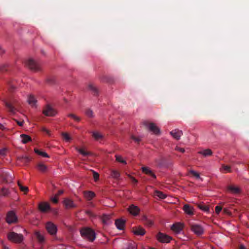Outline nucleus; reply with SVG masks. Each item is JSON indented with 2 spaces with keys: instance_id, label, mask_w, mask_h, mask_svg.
I'll list each match as a JSON object with an SVG mask.
<instances>
[{
  "instance_id": "1",
  "label": "nucleus",
  "mask_w": 249,
  "mask_h": 249,
  "mask_svg": "<svg viewBox=\"0 0 249 249\" xmlns=\"http://www.w3.org/2000/svg\"><path fill=\"white\" fill-rule=\"evenodd\" d=\"M6 110L11 115H14L18 111L21 107V103L15 95H12L7 98L1 99Z\"/></svg>"
},
{
  "instance_id": "2",
  "label": "nucleus",
  "mask_w": 249,
  "mask_h": 249,
  "mask_svg": "<svg viewBox=\"0 0 249 249\" xmlns=\"http://www.w3.org/2000/svg\"><path fill=\"white\" fill-rule=\"evenodd\" d=\"M80 232L82 237L90 242H93L95 239V231L90 228L84 227L80 230Z\"/></svg>"
},
{
  "instance_id": "3",
  "label": "nucleus",
  "mask_w": 249,
  "mask_h": 249,
  "mask_svg": "<svg viewBox=\"0 0 249 249\" xmlns=\"http://www.w3.org/2000/svg\"><path fill=\"white\" fill-rule=\"evenodd\" d=\"M7 238L12 242L19 244L23 241L24 237L22 234L11 231L7 234Z\"/></svg>"
},
{
  "instance_id": "4",
  "label": "nucleus",
  "mask_w": 249,
  "mask_h": 249,
  "mask_svg": "<svg viewBox=\"0 0 249 249\" xmlns=\"http://www.w3.org/2000/svg\"><path fill=\"white\" fill-rule=\"evenodd\" d=\"M25 65L31 70L37 71L40 70L39 64L32 58H30L25 62Z\"/></svg>"
},
{
  "instance_id": "5",
  "label": "nucleus",
  "mask_w": 249,
  "mask_h": 249,
  "mask_svg": "<svg viewBox=\"0 0 249 249\" xmlns=\"http://www.w3.org/2000/svg\"><path fill=\"white\" fill-rule=\"evenodd\" d=\"M45 227L46 230L51 235H54L56 233L57 231V227L53 222H47Z\"/></svg>"
},
{
  "instance_id": "6",
  "label": "nucleus",
  "mask_w": 249,
  "mask_h": 249,
  "mask_svg": "<svg viewBox=\"0 0 249 249\" xmlns=\"http://www.w3.org/2000/svg\"><path fill=\"white\" fill-rule=\"evenodd\" d=\"M43 113L46 116H54L57 112L49 105H46L43 110Z\"/></svg>"
},
{
  "instance_id": "7",
  "label": "nucleus",
  "mask_w": 249,
  "mask_h": 249,
  "mask_svg": "<svg viewBox=\"0 0 249 249\" xmlns=\"http://www.w3.org/2000/svg\"><path fill=\"white\" fill-rule=\"evenodd\" d=\"M157 240L161 243H169L172 238L167 234L159 232L156 235Z\"/></svg>"
},
{
  "instance_id": "8",
  "label": "nucleus",
  "mask_w": 249,
  "mask_h": 249,
  "mask_svg": "<svg viewBox=\"0 0 249 249\" xmlns=\"http://www.w3.org/2000/svg\"><path fill=\"white\" fill-rule=\"evenodd\" d=\"M6 220L8 223L11 224L16 222L18 220V218L14 212L10 211L7 213Z\"/></svg>"
},
{
  "instance_id": "9",
  "label": "nucleus",
  "mask_w": 249,
  "mask_h": 249,
  "mask_svg": "<svg viewBox=\"0 0 249 249\" xmlns=\"http://www.w3.org/2000/svg\"><path fill=\"white\" fill-rule=\"evenodd\" d=\"M191 230L198 235H201L204 232V229L202 227L197 224H193L191 226Z\"/></svg>"
},
{
  "instance_id": "10",
  "label": "nucleus",
  "mask_w": 249,
  "mask_h": 249,
  "mask_svg": "<svg viewBox=\"0 0 249 249\" xmlns=\"http://www.w3.org/2000/svg\"><path fill=\"white\" fill-rule=\"evenodd\" d=\"M144 125L154 134H159L160 133V129L154 123L145 122Z\"/></svg>"
},
{
  "instance_id": "11",
  "label": "nucleus",
  "mask_w": 249,
  "mask_h": 249,
  "mask_svg": "<svg viewBox=\"0 0 249 249\" xmlns=\"http://www.w3.org/2000/svg\"><path fill=\"white\" fill-rule=\"evenodd\" d=\"M38 209L40 212L45 213L50 209V206L47 202H41L38 204Z\"/></svg>"
},
{
  "instance_id": "12",
  "label": "nucleus",
  "mask_w": 249,
  "mask_h": 249,
  "mask_svg": "<svg viewBox=\"0 0 249 249\" xmlns=\"http://www.w3.org/2000/svg\"><path fill=\"white\" fill-rule=\"evenodd\" d=\"M129 213L134 216H136L139 214L140 210L138 206H135L134 205H131L128 208Z\"/></svg>"
},
{
  "instance_id": "13",
  "label": "nucleus",
  "mask_w": 249,
  "mask_h": 249,
  "mask_svg": "<svg viewBox=\"0 0 249 249\" xmlns=\"http://www.w3.org/2000/svg\"><path fill=\"white\" fill-rule=\"evenodd\" d=\"M170 133L175 139L177 140H179L180 137L183 135L182 131L178 129L172 130L170 132Z\"/></svg>"
},
{
  "instance_id": "14",
  "label": "nucleus",
  "mask_w": 249,
  "mask_h": 249,
  "mask_svg": "<svg viewBox=\"0 0 249 249\" xmlns=\"http://www.w3.org/2000/svg\"><path fill=\"white\" fill-rule=\"evenodd\" d=\"M133 232L135 235L142 236L145 234V231L142 227H138L133 228Z\"/></svg>"
},
{
  "instance_id": "15",
  "label": "nucleus",
  "mask_w": 249,
  "mask_h": 249,
  "mask_svg": "<svg viewBox=\"0 0 249 249\" xmlns=\"http://www.w3.org/2000/svg\"><path fill=\"white\" fill-rule=\"evenodd\" d=\"M182 209L186 214L189 215H192L194 214V209L190 205L188 204H185Z\"/></svg>"
},
{
  "instance_id": "16",
  "label": "nucleus",
  "mask_w": 249,
  "mask_h": 249,
  "mask_svg": "<svg viewBox=\"0 0 249 249\" xmlns=\"http://www.w3.org/2000/svg\"><path fill=\"white\" fill-rule=\"evenodd\" d=\"M227 190L231 193L234 194H238L241 192V190L239 187L232 185H229L227 187Z\"/></svg>"
},
{
  "instance_id": "17",
  "label": "nucleus",
  "mask_w": 249,
  "mask_h": 249,
  "mask_svg": "<svg viewBox=\"0 0 249 249\" xmlns=\"http://www.w3.org/2000/svg\"><path fill=\"white\" fill-rule=\"evenodd\" d=\"M125 223V220L122 219H118L115 220V224L117 229L122 230L124 228Z\"/></svg>"
},
{
  "instance_id": "18",
  "label": "nucleus",
  "mask_w": 249,
  "mask_h": 249,
  "mask_svg": "<svg viewBox=\"0 0 249 249\" xmlns=\"http://www.w3.org/2000/svg\"><path fill=\"white\" fill-rule=\"evenodd\" d=\"M182 225L180 223H175L171 227L172 230L177 233H179L182 230Z\"/></svg>"
},
{
  "instance_id": "19",
  "label": "nucleus",
  "mask_w": 249,
  "mask_h": 249,
  "mask_svg": "<svg viewBox=\"0 0 249 249\" xmlns=\"http://www.w3.org/2000/svg\"><path fill=\"white\" fill-rule=\"evenodd\" d=\"M95 194L91 191H85L84 192V196L88 200H91L94 196Z\"/></svg>"
},
{
  "instance_id": "20",
  "label": "nucleus",
  "mask_w": 249,
  "mask_h": 249,
  "mask_svg": "<svg viewBox=\"0 0 249 249\" xmlns=\"http://www.w3.org/2000/svg\"><path fill=\"white\" fill-rule=\"evenodd\" d=\"M198 154L202 155L204 157H209L213 154V152L210 149H206L200 151L198 152Z\"/></svg>"
},
{
  "instance_id": "21",
  "label": "nucleus",
  "mask_w": 249,
  "mask_h": 249,
  "mask_svg": "<svg viewBox=\"0 0 249 249\" xmlns=\"http://www.w3.org/2000/svg\"><path fill=\"white\" fill-rule=\"evenodd\" d=\"M142 171L144 173L151 176L154 178H156V175L148 167H142Z\"/></svg>"
},
{
  "instance_id": "22",
  "label": "nucleus",
  "mask_w": 249,
  "mask_h": 249,
  "mask_svg": "<svg viewBox=\"0 0 249 249\" xmlns=\"http://www.w3.org/2000/svg\"><path fill=\"white\" fill-rule=\"evenodd\" d=\"M64 204L67 208H71L74 207L73 202L69 198H66L64 200Z\"/></svg>"
},
{
  "instance_id": "23",
  "label": "nucleus",
  "mask_w": 249,
  "mask_h": 249,
  "mask_svg": "<svg viewBox=\"0 0 249 249\" xmlns=\"http://www.w3.org/2000/svg\"><path fill=\"white\" fill-rule=\"evenodd\" d=\"M36 102L37 100L33 95H30L29 96L28 102L31 106L32 107L36 106Z\"/></svg>"
},
{
  "instance_id": "24",
  "label": "nucleus",
  "mask_w": 249,
  "mask_h": 249,
  "mask_svg": "<svg viewBox=\"0 0 249 249\" xmlns=\"http://www.w3.org/2000/svg\"><path fill=\"white\" fill-rule=\"evenodd\" d=\"M35 235L39 243L41 244L44 242V237L39 231H36L35 232Z\"/></svg>"
},
{
  "instance_id": "25",
  "label": "nucleus",
  "mask_w": 249,
  "mask_h": 249,
  "mask_svg": "<svg viewBox=\"0 0 249 249\" xmlns=\"http://www.w3.org/2000/svg\"><path fill=\"white\" fill-rule=\"evenodd\" d=\"M18 159L19 161H21L25 164H28L31 160V159L29 157L27 156L19 157H18Z\"/></svg>"
},
{
  "instance_id": "26",
  "label": "nucleus",
  "mask_w": 249,
  "mask_h": 249,
  "mask_svg": "<svg viewBox=\"0 0 249 249\" xmlns=\"http://www.w3.org/2000/svg\"><path fill=\"white\" fill-rule=\"evenodd\" d=\"M142 220L143 221L144 224L148 227H151L153 224L152 220L148 219L146 216H143Z\"/></svg>"
},
{
  "instance_id": "27",
  "label": "nucleus",
  "mask_w": 249,
  "mask_h": 249,
  "mask_svg": "<svg viewBox=\"0 0 249 249\" xmlns=\"http://www.w3.org/2000/svg\"><path fill=\"white\" fill-rule=\"evenodd\" d=\"M88 89L94 95H98V90L93 85L89 84L88 86Z\"/></svg>"
},
{
  "instance_id": "28",
  "label": "nucleus",
  "mask_w": 249,
  "mask_h": 249,
  "mask_svg": "<svg viewBox=\"0 0 249 249\" xmlns=\"http://www.w3.org/2000/svg\"><path fill=\"white\" fill-rule=\"evenodd\" d=\"M20 137L22 138V142L23 143H26L31 141V137L26 134H21Z\"/></svg>"
},
{
  "instance_id": "29",
  "label": "nucleus",
  "mask_w": 249,
  "mask_h": 249,
  "mask_svg": "<svg viewBox=\"0 0 249 249\" xmlns=\"http://www.w3.org/2000/svg\"><path fill=\"white\" fill-rule=\"evenodd\" d=\"M92 137L96 140H99L103 138V135L98 132L94 131L92 132Z\"/></svg>"
},
{
  "instance_id": "30",
  "label": "nucleus",
  "mask_w": 249,
  "mask_h": 249,
  "mask_svg": "<svg viewBox=\"0 0 249 249\" xmlns=\"http://www.w3.org/2000/svg\"><path fill=\"white\" fill-rule=\"evenodd\" d=\"M9 194V191L8 189L2 188L0 189V196H7Z\"/></svg>"
},
{
  "instance_id": "31",
  "label": "nucleus",
  "mask_w": 249,
  "mask_h": 249,
  "mask_svg": "<svg viewBox=\"0 0 249 249\" xmlns=\"http://www.w3.org/2000/svg\"><path fill=\"white\" fill-rule=\"evenodd\" d=\"M37 168L39 171L42 172H46L47 169V166L43 163H39L37 165Z\"/></svg>"
},
{
  "instance_id": "32",
  "label": "nucleus",
  "mask_w": 249,
  "mask_h": 249,
  "mask_svg": "<svg viewBox=\"0 0 249 249\" xmlns=\"http://www.w3.org/2000/svg\"><path fill=\"white\" fill-rule=\"evenodd\" d=\"M34 151H35V152L36 154H38V155H39L40 156H42L43 157H45V158H48L49 157L48 155L46 153H45L44 152L41 151L39 150H38L37 149H36V148L35 149Z\"/></svg>"
},
{
  "instance_id": "33",
  "label": "nucleus",
  "mask_w": 249,
  "mask_h": 249,
  "mask_svg": "<svg viewBox=\"0 0 249 249\" xmlns=\"http://www.w3.org/2000/svg\"><path fill=\"white\" fill-rule=\"evenodd\" d=\"M111 176L112 178H113L115 179H118L120 176V173L117 171L112 170L111 171Z\"/></svg>"
},
{
  "instance_id": "34",
  "label": "nucleus",
  "mask_w": 249,
  "mask_h": 249,
  "mask_svg": "<svg viewBox=\"0 0 249 249\" xmlns=\"http://www.w3.org/2000/svg\"><path fill=\"white\" fill-rule=\"evenodd\" d=\"M155 195L160 199H164L166 197L165 194H164L162 192L159 191H155Z\"/></svg>"
},
{
  "instance_id": "35",
  "label": "nucleus",
  "mask_w": 249,
  "mask_h": 249,
  "mask_svg": "<svg viewBox=\"0 0 249 249\" xmlns=\"http://www.w3.org/2000/svg\"><path fill=\"white\" fill-rule=\"evenodd\" d=\"M76 150L84 156H87L90 154V152L84 151L82 148H76Z\"/></svg>"
},
{
  "instance_id": "36",
  "label": "nucleus",
  "mask_w": 249,
  "mask_h": 249,
  "mask_svg": "<svg viewBox=\"0 0 249 249\" xmlns=\"http://www.w3.org/2000/svg\"><path fill=\"white\" fill-rule=\"evenodd\" d=\"M221 171L224 173L231 172V167L228 165H222Z\"/></svg>"
},
{
  "instance_id": "37",
  "label": "nucleus",
  "mask_w": 249,
  "mask_h": 249,
  "mask_svg": "<svg viewBox=\"0 0 249 249\" xmlns=\"http://www.w3.org/2000/svg\"><path fill=\"white\" fill-rule=\"evenodd\" d=\"M115 158L116 161H117L118 162H121L124 164H126V161L123 160L121 156L119 155H116Z\"/></svg>"
},
{
  "instance_id": "38",
  "label": "nucleus",
  "mask_w": 249,
  "mask_h": 249,
  "mask_svg": "<svg viewBox=\"0 0 249 249\" xmlns=\"http://www.w3.org/2000/svg\"><path fill=\"white\" fill-rule=\"evenodd\" d=\"M46 81L50 84H53L55 81V77L54 76H50L47 79Z\"/></svg>"
},
{
  "instance_id": "39",
  "label": "nucleus",
  "mask_w": 249,
  "mask_h": 249,
  "mask_svg": "<svg viewBox=\"0 0 249 249\" xmlns=\"http://www.w3.org/2000/svg\"><path fill=\"white\" fill-rule=\"evenodd\" d=\"M62 136L64 139H65L67 141H70L71 140V138L69 136V135L66 132H63L62 133Z\"/></svg>"
},
{
  "instance_id": "40",
  "label": "nucleus",
  "mask_w": 249,
  "mask_h": 249,
  "mask_svg": "<svg viewBox=\"0 0 249 249\" xmlns=\"http://www.w3.org/2000/svg\"><path fill=\"white\" fill-rule=\"evenodd\" d=\"M86 115L89 117H92L93 116V112L90 109H87L85 111Z\"/></svg>"
},
{
  "instance_id": "41",
  "label": "nucleus",
  "mask_w": 249,
  "mask_h": 249,
  "mask_svg": "<svg viewBox=\"0 0 249 249\" xmlns=\"http://www.w3.org/2000/svg\"><path fill=\"white\" fill-rule=\"evenodd\" d=\"M110 218V216L108 215H104L102 217V221L104 224H107L108 221Z\"/></svg>"
},
{
  "instance_id": "42",
  "label": "nucleus",
  "mask_w": 249,
  "mask_h": 249,
  "mask_svg": "<svg viewBox=\"0 0 249 249\" xmlns=\"http://www.w3.org/2000/svg\"><path fill=\"white\" fill-rule=\"evenodd\" d=\"M7 64H1L0 65V71L3 72L7 70Z\"/></svg>"
},
{
  "instance_id": "43",
  "label": "nucleus",
  "mask_w": 249,
  "mask_h": 249,
  "mask_svg": "<svg viewBox=\"0 0 249 249\" xmlns=\"http://www.w3.org/2000/svg\"><path fill=\"white\" fill-rule=\"evenodd\" d=\"M68 117H70L72 118L73 119H74L75 121H76L77 122H79L80 120V118L76 116V115H75L73 114H69L68 115Z\"/></svg>"
},
{
  "instance_id": "44",
  "label": "nucleus",
  "mask_w": 249,
  "mask_h": 249,
  "mask_svg": "<svg viewBox=\"0 0 249 249\" xmlns=\"http://www.w3.org/2000/svg\"><path fill=\"white\" fill-rule=\"evenodd\" d=\"M128 177L129 178L131 179L132 183L134 184V185L137 184L138 183V180L136 179L135 178H134L133 177L130 175H128Z\"/></svg>"
},
{
  "instance_id": "45",
  "label": "nucleus",
  "mask_w": 249,
  "mask_h": 249,
  "mask_svg": "<svg viewBox=\"0 0 249 249\" xmlns=\"http://www.w3.org/2000/svg\"><path fill=\"white\" fill-rule=\"evenodd\" d=\"M199 208L205 212L209 211V208L208 206L204 205H199Z\"/></svg>"
},
{
  "instance_id": "46",
  "label": "nucleus",
  "mask_w": 249,
  "mask_h": 249,
  "mask_svg": "<svg viewBox=\"0 0 249 249\" xmlns=\"http://www.w3.org/2000/svg\"><path fill=\"white\" fill-rule=\"evenodd\" d=\"M190 173L197 178H200L199 174L194 170L190 171Z\"/></svg>"
},
{
  "instance_id": "47",
  "label": "nucleus",
  "mask_w": 249,
  "mask_h": 249,
  "mask_svg": "<svg viewBox=\"0 0 249 249\" xmlns=\"http://www.w3.org/2000/svg\"><path fill=\"white\" fill-rule=\"evenodd\" d=\"M93 178H94L95 181H97L99 178V174L95 171H93Z\"/></svg>"
},
{
  "instance_id": "48",
  "label": "nucleus",
  "mask_w": 249,
  "mask_h": 249,
  "mask_svg": "<svg viewBox=\"0 0 249 249\" xmlns=\"http://www.w3.org/2000/svg\"><path fill=\"white\" fill-rule=\"evenodd\" d=\"M8 85L10 90H12L16 88V86L14 85V84L13 83H11V82H9L8 83Z\"/></svg>"
},
{
  "instance_id": "49",
  "label": "nucleus",
  "mask_w": 249,
  "mask_h": 249,
  "mask_svg": "<svg viewBox=\"0 0 249 249\" xmlns=\"http://www.w3.org/2000/svg\"><path fill=\"white\" fill-rule=\"evenodd\" d=\"M131 139L133 140L135 142L137 143H139L141 141V139L139 137H136L135 136L132 135L131 137Z\"/></svg>"
},
{
  "instance_id": "50",
  "label": "nucleus",
  "mask_w": 249,
  "mask_h": 249,
  "mask_svg": "<svg viewBox=\"0 0 249 249\" xmlns=\"http://www.w3.org/2000/svg\"><path fill=\"white\" fill-rule=\"evenodd\" d=\"M51 200L53 203L55 204H57L58 202L57 196H55L53 197H51Z\"/></svg>"
},
{
  "instance_id": "51",
  "label": "nucleus",
  "mask_w": 249,
  "mask_h": 249,
  "mask_svg": "<svg viewBox=\"0 0 249 249\" xmlns=\"http://www.w3.org/2000/svg\"><path fill=\"white\" fill-rule=\"evenodd\" d=\"M222 210V208L220 206H216L215 208V211L216 213H219Z\"/></svg>"
},
{
  "instance_id": "52",
  "label": "nucleus",
  "mask_w": 249,
  "mask_h": 249,
  "mask_svg": "<svg viewBox=\"0 0 249 249\" xmlns=\"http://www.w3.org/2000/svg\"><path fill=\"white\" fill-rule=\"evenodd\" d=\"M20 190L21 191L24 192L25 193H27L28 192L29 190H28V188L27 187L23 186V187H21Z\"/></svg>"
},
{
  "instance_id": "53",
  "label": "nucleus",
  "mask_w": 249,
  "mask_h": 249,
  "mask_svg": "<svg viewBox=\"0 0 249 249\" xmlns=\"http://www.w3.org/2000/svg\"><path fill=\"white\" fill-rule=\"evenodd\" d=\"M175 149L177 151H178L181 152V153H184L185 151V150L184 148H181V147H179L178 146H176Z\"/></svg>"
},
{
  "instance_id": "54",
  "label": "nucleus",
  "mask_w": 249,
  "mask_h": 249,
  "mask_svg": "<svg viewBox=\"0 0 249 249\" xmlns=\"http://www.w3.org/2000/svg\"><path fill=\"white\" fill-rule=\"evenodd\" d=\"M127 249H136V246L135 243L130 244L128 246Z\"/></svg>"
},
{
  "instance_id": "55",
  "label": "nucleus",
  "mask_w": 249,
  "mask_h": 249,
  "mask_svg": "<svg viewBox=\"0 0 249 249\" xmlns=\"http://www.w3.org/2000/svg\"><path fill=\"white\" fill-rule=\"evenodd\" d=\"M42 131L46 133L47 135H50V131L45 127L42 128Z\"/></svg>"
},
{
  "instance_id": "56",
  "label": "nucleus",
  "mask_w": 249,
  "mask_h": 249,
  "mask_svg": "<svg viewBox=\"0 0 249 249\" xmlns=\"http://www.w3.org/2000/svg\"><path fill=\"white\" fill-rule=\"evenodd\" d=\"M6 127L2 124L0 123V130L3 131L6 130Z\"/></svg>"
},
{
  "instance_id": "57",
  "label": "nucleus",
  "mask_w": 249,
  "mask_h": 249,
  "mask_svg": "<svg viewBox=\"0 0 249 249\" xmlns=\"http://www.w3.org/2000/svg\"><path fill=\"white\" fill-rule=\"evenodd\" d=\"M5 149H1L0 150V154L1 155H3L5 154Z\"/></svg>"
},
{
  "instance_id": "58",
  "label": "nucleus",
  "mask_w": 249,
  "mask_h": 249,
  "mask_svg": "<svg viewBox=\"0 0 249 249\" xmlns=\"http://www.w3.org/2000/svg\"><path fill=\"white\" fill-rule=\"evenodd\" d=\"M16 122H17L19 126H22L23 124V123H24L23 121L20 122V121L16 120Z\"/></svg>"
},
{
  "instance_id": "59",
  "label": "nucleus",
  "mask_w": 249,
  "mask_h": 249,
  "mask_svg": "<svg viewBox=\"0 0 249 249\" xmlns=\"http://www.w3.org/2000/svg\"><path fill=\"white\" fill-rule=\"evenodd\" d=\"M63 193V190H59L57 194H56L55 196H56L57 197L59 196L60 195H62Z\"/></svg>"
},
{
  "instance_id": "60",
  "label": "nucleus",
  "mask_w": 249,
  "mask_h": 249,
  "mask_svg": "<svg viewBox=\"0 0 249 249\" xmlns=\"http://www.w3.org/2000/svg\"><path fill=\"white\" fill-rule=\"evenodd\" d=\"M12 179V178L11 177H10V178H7V179H6V178H3L4 180L6 182H8L9 181H10Z\"/></svg>"
},
{
  "instance_id": "61",
  "label": "nucleus",
  "mask_w": 249,
  "mask_h": 249,
  "mask_svg": "<svg viewBox=\"0 0 249 249\" xmlns=\"http://www.w3.org/2000/svg\"><path fill=\"white\" fill-rule=\"evenodd\" d=\"M2 246L3 249H9V248L6 246L3 242H2Z\"/></svg>"
},
{
  "instance_id": "62",
  "label": "nucleus",
  "mask_w": 249,
  "mask_h": 249,
  "mask_svg": "<svg viewBox=\"0 0 249 249\" xmlns=\"http://www.w3.org/2000/svg\"><path fill=\"white\" fill-rule=\"evenodd\" d=\"M4 53V50L2 48V47L0 46V54L3 53Z\"/></svg>"
},
{
  "instance_id": "63",
  "label": "nucleus",
  "mask_w": 249,
  "mask_h": 249,
  "mask_svg": "<svg viewBox=\"0 0 249 249\" xmlns=\"http://www.w3.org/2000/svg\"><path fill=\"white\" fill-rule=\"evenodd\" d=\"M86 213H87L88 214H89V215H90V216L92 215V213H91V212L90 211H87L86 212Z\"/></svg>"
},
{
  "instance_id": "64",
  "label": "nucleus",
  "mask_w": 249,
  "mask_h": 249,
  "mask_svg": "<svg viewBox=\"0 0 249 249\" xmlns=\"http://www.w3.org/2000/svg\"><path fill=\"white\" fill-rule=\"evenodd\" d=\"M156 162L159 164V165H162L161 161H158V160H156Z\"/></svg>"
}]
</instances>
